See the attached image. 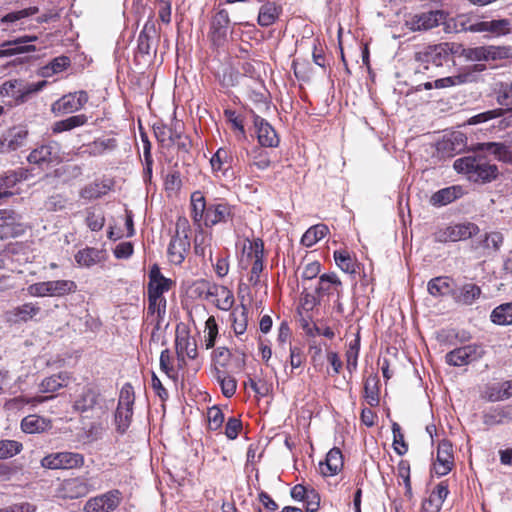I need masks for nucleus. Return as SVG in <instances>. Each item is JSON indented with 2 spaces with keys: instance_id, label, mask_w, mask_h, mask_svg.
<instances>
[{
  "instance_id": "1",
  "label": "nucleus",
  "mask_w": 512,
  "mask_h": 512,
  "mask_svg": "<svg viewBox=\"0 0 512 512\" xmlns=\"http://www.w3.org/2000/svg\"><path fill=\"white\" fill-rule=\"evenodd\" d=\"M479 144L473 154L458 158L454 161L453 167L458 173L465 174L473 182H491L498 175V168L491 164L485 155L487 150L481 149Z\"/></svg>"
},
{
  "instance_id": "2",
  "label": "nucleus",
  "mask_w": 512,
  "mask_h": 512,
  "mask_svg": "<svg viewBox=\"0 0 512 512\" xmlns=\"http://www.w3.org/2000/svg\"><path fill=\"white\" fill-rule=\"evenodd\" d=\"M456 49H460V44L442 42L423 47L415 53L414 58L417 62L424 64L426 69L429 63L439 67L451 61L452 56L456 55Z\"/></svg>"
},
{
  "instance_id": "3",
  "label": "nucleus",
  "mask_w": 512,
  "mask_h": 512,
  "mask_svg": "<svg viewBox=\"0 0 512 512\" xmlns=\"http://www.w3.org/2000/svg\"><path fill=\"white\" fill-rule=\"evenodd\" d=\"M135 395L131 384L126 383L122 386L119 394L118 406L115 412V423L117 430L125 432L130 426Z\"/></svg>"
},
{
  "instance_id": "4",
  "label": "nucleus",
  "mask_w": 512,
  "mask_h": 512,
  "mask_svg": "<svg viewBox=\"0 0 512 512\" xmlns=\"http://www.w3.org/2000/svg\"><path fill=\"white\" fill-rule=\"evenodd\" d=\"M46 83L45 80L37 83H25L18 79L8 80L0 86V96L9 97L22 103L32 93L42 90Z\"/></svg>"
},
{
  "instance_id": "5",
  "label": "nucleus",
  "mask_w": 512,
  "mask_h": 512,
  "mask_svg": "<svg viewBox=\"0 0 512 512\" xmlns=\"http://www.w3.org/2000/svg\"><path fill=\"white\" fill-rule=\"evenodd\" d=\"M84 465V456L77 452L62 451L46 455L41 466L46 469H77Z\"/></svg>"
},
{
  "instance_id": "6",
  "label": "nucleus",
  "mask_w": 512,
  "mask_h": 512,
  "mask_svg": "<svg viewBox=\"0 0 512 512\" xmlns=\"http://www.w3.org/2000/svg\"><path fill=\"white\" fill-rule=\"evenodd\" d=\"M479 233V227L472 222L450 225L436 234L439 242H457L469 239Z\"/></svg>"
},
{
  "instance_id": "7",
  "label": "nucleus",
  "mask_w": 512,
  "mask_h": 512,
  "mask_svg": "<svg viewBox=\"0 0 512 512\" xmlns=\"http://www.w3.org/2000/svg\"><path fill=\"white\" fill-rule=\"evenodd\" d=\"M87 101L88 95L85 91L68 93L52 104L51 111L55 115L71 114L80 110Z\"/></svg>"
},
{
  "instance_id": "8",
  "label": "nucleus",
  "mask_w": 512,
  "mask_h": 512,
  "mask_svg": "<svg viewBox=\"0 0 512 512\" xmlns=\"http://www.w3.org/2000/svg\"><path fill=\"white\" fill-rule=\"evenodd\" d=\"M121 492L111 490L104 494L90 498L84 505L85 512H111L114 511L121 502Z\"/></svg>"
},
{
  "instance_id": "9",
  "label": "nucleus",
  "mask_w": 512,
  "mask_h": 512,
  "mask_svg": "<svg viewBox=\"0 0 512 512\" xmlns=\"http://www.w3.org/2000/svg\"><path fill=\"white\" fill-rule=\"evenodd\" d=\"M187 222L179 221L177 223L176 234L172 237L170 244L168 246V257L169 260L174 264H181L185 259V254L190 247V242L187 234L183 231V234H180L179 229L183 227L185 229Z\"/></svg>"
},
{
  "instance_id": "10",
  "label": "nucleus",
  "mask_w": 512,
  "mask_h": 512,
  "mask_svg": "<svg viewBox=\"0 0 512 512\" xmlns=\"http://www.w3.org/2000/svg\"><path fill=\"white\" fill-rule=\"evenodd\" d=\"M484 350L479 345H466L446 354V362L452 366H464L482 357Z\"/></svg>"
},
{
  "instance_id": "11",
  "label": "nucleus",
  "mask_w": 512,
  "mask_h": 512,
  "mask_svg": "<svg viewBox=\"0 0 512 512\" xmlns=\"http://www.w3.org/2000/svg\"><path fill=\"white\" fill-rule=\"evenodd\" d=\"M27 160L31 164L58 163L61 161L60 145L56 141H50L36 147L30 152Z\"/></svg>"
},
{
  "instance_id": "12",
  "label": "nucleus",
  "mask_w": 512,
  "mask_h": 512,
  "mask_svg": "<svg viewBox=\"0 0 512 512\" xmlns=\"http://www.w3.org/2000/svg\"><path fill=\"white\" fill-rule=\"evenodd\" d=\"M22 232L19 215L13 210L0 209V239L14 238Z\"/></svg>"
},
{
  "instance_id": "13",
  "label": "nucleus",
  "mask_w": 512,
  "mask_h": 512,
  "mask_svg": "<svg viewBox=\"0 0 512 512\" xmlns=\"http://www.w3.org/2000/svg\"><path fill=\"white\" fill-rule=\"evenodd\" d=\"M315 291L320 299L324 296L341 298L342 282L335 273H325L319 277Z\"/></svg>"
},
{
  "instance_id": "14",
  "label": "nucleus",
  "mask_w": 512,
  "mask_h": 512,
  "mask_svg": "<svg viewBox=\"0 0 512 512\" xmlns=\"http://www.w3.org/2000/svg\"><path fill=\"white\" fill-rule=\"evenodd\" d=\"M41 313V307L37 303L27 302L16 306L6 312V320L12 324H18L35 320Z\"/></svg>"
},
{
  "instance_id": "15",
  "label": "nucleus",
  "mask_w": 512,
  "mask_h": 512,
  "mask_svg": "<svg viewBox=\"0 0 512 512\" xmlns=\"http://www.w3.org/2000/svg\"><path fill=\"white\" fill-rule=\"evenodd\" d=\"M37 40V36H22L12 41H4L1 44L0 58L11 57L18 54L35 52L36 47L34 45H24L28 42H34Z\"/></svg>"
},
{
  "instance_id": "16",
  "label": "nucleus",
  "mask_w": 512,
  "mask_h": 512,
  "mask_svg": "<svg viewBox=\"0 0 512 512\" xmlns=\"http://www.w3.org/2000/svg\"><path fill=\"white\" fill-rule=\"evenodd\" d=\"M444 20L445 13L441 10H434L414 15L408 24L412 30H429L437 27Z\"/></svg>"
},
{
  "instance_id": "17",
  "label": "nucleus",
  "mask_w": 512,
  "mask_h": 512,
  "mask_svg": "<svg viewBox=\"0 0 512 512\" xmlns=\"http://www.w3.org/2000/svg\"><path fill=\"white\" fill-rule=\"evenodd\" d=\"M28 136V130L23 126H17L9 129L0 140V150L2 153H9L22 147Z\"/></svg>"
},
{
  "instance_id": "18",
  "label": "nucleus",
  "mask_w": 512,
  "mask_h": 512,
  "mask_svg": "<svg viewBox=\"0 0 512 512\" xmlns=\"http://www.w3.org/2000/svg\"><path fill=\"white\" fill-rule=\"evenodd\" d=\"M453 466L452 444L447 440H442L437 448V459L434 463V471L439 476L447 475Z\"/></svg>"
},
{
  "instance_id": "19",
  "label": "nucleus",
  "mask_w": 512,
  "mask_h": 512,
  "mask_svg": "<svg viewBox=\"0 0 512 512\" xmlns=\"http://www.w3.org/2000/svg\"><path fill=\"white\" fill-rule=\"evenodd\" d=\"M253 122L260 145L263 147H277L279 138L274 128L266 120L256 114H253Z\"/></svg>"
},
{
  "instance_id": "20",
  "label": "nucleus",
  "mask_w": 512,
  "mask_h": 512,
  "mask_svg": "<svg viewBox=\"0 0 512 512\" xmlns=\"http://www.w3.org/2000/svg\"><path fill=\"white\" fill-rule=\"evenodd\" d=\"M232 217L231 206L223 201L210 204L205 213V225L214 226L218 223L227 222Z\"/></svg>"
},
{
  "instance_id": "21",
  "label": "nucleus",
  "mask_w": 512,
  "mask_h": 512,
  "mask_svg": "<svg viewBox=\"0 0 512 512\" xmlns=\"http://www.w3.org/2000/svg\"><path fill=\"white\" fill-rule=\"evenodd\" d=\"M343 467V457L340 449L334 447L326 455L324 462L319 463V471L324 477L334 476Z\"/></svg>"
},
{
  "instance_id": "22",
  "label": "nucleus",
  "mask_w": 512,
  "mask_h": 512,
  "mask_svg": "<svg viewBox=\"0 0 512 512\" xmlns=\"http://www.w3.org/2000/svg\"><path fill=\"white\" fill-rule=\"evenodd\" d=\"M251 255L253 257V263L251 268V275L249 282L252 285H256L259 282L260 273L263 270V242L260 239H255L250 242Z\"/></svg>"
},
{
  "instance_id": "23",
  "label": "nucleus",
  "mask_w": 512,
  "mask_h": 512,
  "mask_svg": "<svg viewBox=\"0 0 512 512\" xmlns=\"http://www.w3.org/2000/svg\"><path fill=\"white\" fill-rule=\"evenodd\" d=\"M216 298V307L223 311H228L233 307L234 295L231 290L225 286L212 285L207 290V298Z\"/></svg>"
},
{
  "instance_id": "24",
  "label": "nucleus",
  "mask_w": 512,
  "mask_h": 512,
  "mask_svg": "<svg viewBox=\"0 0 512 512\" xmlns=\"http://www.w3.org/2000/svg\"><path fill=\"white\" fill-rule=\"evenodd\" d=\"M229 14L226 10H220L213 18L211 30L213 42L220 45L227 36L229 26Z\"/></svg>"
},
{
  "instance_id": "25",
  "label": "nucleus",
  "mask_w": 512,
  "mask_h": 512,
  "mask_svg": "<svg viewBox=\"0 0 512 512\" xmlns=\"http://www.w3.org/2000/svg\"><path fill=\"white\" fill-rule=\"evenodd\" d=\"M462 193L461 186L446 187L435 192L430 198V203L436 207L445 206L460 198Z\"/></svg>"
},
{
  "instance_id": "26",
  "label": "nucleus",
  "mask_w": 512,
  "mask_h": 512,
  "mask_svg": "<svg viewBox=\"0 0 512 512\" xmlns=\"http://www.w3.org/2000/svg\"><path fill=\"white\" fill-rule=\"evenodd\" d=\"M63 491L66 497L75 499L85 496L90 491V486L83 478H71L64 481Z\"/></svg>"
},
{
  "instance_id": "27",
  "label": "nucleus",
  "mask_w": 512,
  "mask_h": 512,
  "mask_svg": "<svg viewBox=\"0 0 512 512\" xmlns=\"http://www.w3.org/2000/svg\"><path fill=\"white\" fill-rule=\"evenodd\" d=\"M480 295L481 289L474 283H466L453 292L454 299L464 305L473 304Z\"/></svg>"
},
{
  "instance_id": "28",
  "label": "nucleus",
  "mask_w": 512,
  "mask_h": 512,
  "mask_svg": "<svg viewBox=\"0 0 512 512\" xmlns=\"http://www.w3.org/2000/svg\"><path fill=\"white\" fill-rule=\"evenodd\" d=\"M49 427L50 421L37 415H28L21 421L22 431L29 434L43 432Z\"/></svg>"
},
{
  "instance_id": "29",
  "label": "nucleus",
  "mask_w": 512,
  "mask_h": 512,
  "mask_svg": "<svg viewBox=\"0 0 512 512\" xmlns=\"http://www.w3.org/2000/svg\"><path fill=\"white\" fill-rule=\"evenodd\" d=\"M87 121L88 118L84 114L74 115L66 119L56 121L52 125L51 130L54 134L70 131L72 129L85 125Z\"/></svg>"
},
{
  "instance_id": "30",
  "label": "nucleus",
  "mask_w": 512,
  "mask_h": 512,
  "mask_svg": "<svg viewBox=\"0 0 512 512\" xmlns=\"http://www.w3.org/2000/svg\"><path fill=\"white\" fill-rule=\"evenodd\" d=\"M448 494V485L445 482H440L431 492L427 501L429 507L426 509L433 512H438L441 509Z\"/></svg>"
},
{
  "instance_id": "31",
  "label": "nucleus",
  "mask_w": 512,
  "mask_h": 512,
  "mask_svg": "<svg viewBox=\"0 0 512 512\" xmlns=\"http://www.w3.org/2000/svg\"><path fill=\"white\" fill-rule=\"evenodd\" d=\"M47 285L50 297H62L75 292L77 289L76 283L71 280L47 281Z\"/></svg>"
},
{
  "instance_id": "32",
  "label": "nucleus",
  "mask_w": 512,
  "mask_h": 512,
  "mask_svg": "<svg viewBox=\"0 0 512 512\" xmlns=\"http://www.w3.org/2000/svg\"><path fill=\"white\" fill-rule=\"evenodd\" d=\"M75 260L80 266L91 267L102 260V251L97 248L86 247L77 252Z\"/></svg>"
},
{
  "instance_id": "33",
  "label": "nucleus",
  "mask_w": 512,
  "mask_h": 512,
  "mask_svg": "<svg viewBox=\"0 0 512 512\" xmlns=\"http://www.w3.org/2000/svg\"><path fill=\"white\" fill-rule=\"evenodd\" d=\"M482 150H487L495 159L512 164V151L504 143L487 142L482 143Z\"/></svg>"
},
{
  "instance_id": "34",
  "label": "nucleus",
  "mask_w": 512,
  "mask_h": 512,
  "mask_svg": "<svg viewBox=\"0 0 512 512\" xmlns=\"http://www.w3.org/2000/svg\"><path fill=\"white\" fill-rule=\"evenodd\" d=\"M98 401V393L86 388L74 402V409L79 412H86L94 408Z\"/></svg>"
},
{
  "instance_id": "35",
  "label": "nucleus",
  "mask_w": 512,
  "mask_h": 512,
  "mask_svg": "<svg viewBox=\"0 0 512 512\" xmlns=\"http://www.w3.org/2000/svg\"><path fill=\"white\" fill-rule=\"evenodd\" d=\"M428 292L434 297H441L448 294L453 295L451 281L448 277H436L431 279L427 285Z\"/></svg>"
},
{
  "instance_id": "36",
  "label": "nucleus",
  "mask_w": 512,
  "mask_h": 512,
  "mask_svg": "<svg viewBox=\"0 0 512 512\" xmlns=\"http://www.w3.org/2000/svg\"><path fill=\"white\" fill-rule=\"evenodd\" d=\"M232 327L236 335H243L247 329L248 310L245 305L237 306L230 314Z\"/></svg>"
},
{
  "instance_id": "37",
  "label": "nucleus",
  "mask_w": 512,
  "mask_h": 512,
  "mask_svg": "<svg viewBox=\"0 0 512 512\" xmlns=\"http://www.w3.org/2000/svg\"><path fill=\"white\" fill-rule=\"evenodd\" d=\"M490 318L497 325H512V302L495 307Z\"/></svg>"
},
{
  "instance_id": "38",
  "label": "nucleus",
  "mask_w": 512,
  "mask_h": 512,
  "mask_svg": "<svg viewBox=\"0 0 512 512\" xmlns=\"http://www.w3.org/2000/svg\"><path fill=\"white\" fill-rule=\"evenodd\" d=\"M329 229L324 224H317L310 227L302 236L301 243L306 247H312L319 240L324 238Z\"/></svg>"
},
{
  "instance_id": "39",
  "label": "nucleus",
  "mask_w": 512,
  "mask_h": 512,
  "mask_svg": "<svg viewBox=\"0 0 512 512\" xmlns=\"http://www.w3.org/2000/svg\"><path fill=\"white\" fill-rule=\"evenodd\" d=\"M205 197L200 191H195L191 195V216L194 222L205 220V213L207 210Z\"/></svg>"
},
{
  "instance_id": "40",
  "label": "nucleus",
  "mask_w": 512,
  "mask_h": 512,
  "mask_svg": "<svg viewBox=\"0 0 512 512\" xmlns=\"http://www.w3.org/2000/svg\"><path fill=\"white\" fill-rule=\"evenodd\" d=\"M503 242V234L498 231H493L484 235L483 239H481L479 242V246L486 250L488 253H495L500 250Z\"/></svg>"
},
{
  "instance_id": "41",
  "label": "nucleus",
  "mask_w": 512,
  "mask_h": 512,
  "mask_svg": "<svg viewBox=\"0 0 512 512\" xmlns=\"http://www.w3.org/2000/svg\"><path fill=\"white\" fill-rule=\"evenodd\" d=\"M279 16L278 8L274 3H266L261 6L258 14V24L263 27L272 25Z\"/></svg>"
},
{
  "instance_id": "42",
  "label": "nucleus",
  "mask_w": 512,
  "mask_h": 512,
  "mask_svg": "<svg viewBox=\"0 0 512 512\" xmlns=\"http://www.w3.org/2000/svg\"><path fill=\"white\" fill-rule=\"evenodd\" d=\"M216 380L221 387L222 393L225 397H232L237 388V382L234 377L228 375L225 371H216Z\"/></svg>"
},
{
  "instance_id": "43",
  "label": "nucleus",
  "mask_w": 512,
  "mask_h": 512,
  "mask_svg": "<svg viewBox=\"0 0 512 512\" xmlns=\"http://www.w3.org/2000/svg\"><path fill=\"white\" fill-rule=\"evenodd\" d=\"M487 32L490 33L493 37H501L508 35L512 29L511 20L503 18V19H493L487 21Z\"/></svg>"
},
{
  "instance_id": "44",
  "label": "nucleus",
  "mask_w": 512,
  "mask_h": 512,
  "mask_svg": "<svg viewBox=\"0 0 512 512\" xmlns=\"http://www.w3.org/2000/svg\"><path fill=\"white\" fill-rule=\"evenodd\" d=\"M67 380L68 377L66 374H58L47 377L41 382L39 390L41 393H53L65 386Z\"/></svg>"
},
{
  "instance_id": "45",
  "label": "nucleus",
  "mask_w": 512,
  "mask_h": 512,
  "mask_svg": "<svg viewBox=\"0 0 512 512\" xmlns=\"http://www.w3.org/2000/svg\"><path fill=\"white\" fill-rule=\"evenodd\" d=\"M148 301V313L156 315L157 325H160L166 313V299L148 295Z\"/></svg>"
},
{
  "instance_id": "46",
  "label": "nucleus",
  "mask_w": 512,
  "mask_h": 512,
  "mask_svg": "<svg viewBox=\"0 0 512 512\" xmlns=\"http://www.w3.org/2000/svg\"><path fill=\"white\" fill-rule=\"evenodd\" d=\"M70 65V59L66 56H59L54 58L49 64L42 67L41 75L43 77H51L54 74L60 73Z\"/></svg>"
},
{
  "instance_id": "47",
  "label": "nucleus",
  "mask_w": 512,
  "mask_h": 512,
  "mask_svg": "<svg viewBox=\"0 0 512 512\" xmlns=\"http://www.w3.org/2000/svg\"><path fill=\"white\" fill-rule=\"evenodd\" d=\"M334 260L342 271L350 274L356 272V262L347 251H335Z\"/></svg>"
},
{
  "instance_id": "48",
  "label": "nucleus",
  "mask_w": 512,
  "mask_h": 512,
  "mask_svg": "<svg viewBox=\"0 0 512 512\" xmlns=\"http://www.w3.org/2000/svg\"><path fill=\"white\" fill-rule=\"evenodd\" d=\"M218 336V325L214 316H210L205 322L204 345L206 349H211L215 345Z\"/></svg>"
},
{
  "instance_id": "49",
  "label": "nucleus",
  "mask_w": 512,
  "mask_h": 512,
  "mask_svg": "<svg viewBox=\"0 0 512 512\" xmlns=\"http://www.w3.org/2000/svg\"><path fill=\"white\" fill-rule=\"evenodd\" d=\"M456 55L464 57L467 61H486V46L456 49Z\"/></svg>"
},
{
  "instance_id": "50",
  "label": "nucleus",
  "mask_w": 512,
  "mask_h": 512,
  "mask_svg": "<svg viewBox=\"0 0 512 512\" xmlns=\"http://www.w3.org/2000/svg\"><path fill=\"white\" fill-rule=\"evenodd\" d=\"M505 419H511L510 412L504 408H497L486 412L483 415V423L487 426H494L504 423Z\"/></svg>"
},
{
  "instance_id": "51",
  "label": "nucleus",
  "mask_w": 512,
  "mask_h": 512,
  "mask_svg": "<svg viewBox=\"0 0 512 512\" xmlns=\"http://www.w3.org/2000/svg\"><path fill=\"white\" fill-rule=\"evenodd\" d=\"M86 224L92 231H100L105 224V217L100 209L88 208L86 211Z\"/></svg>"
},
{
  "instance_id": "52",
  "label": "nucleus",
  "mask_w": 512,
  "mask_h": 512,
  "mask_svg": "<svg viewBox=\"0 0 512 512\" xmlns=\"http://www.w3.org/2000/svg\"><path fill=\"white\" fill-rule=\"evenodd\" d=\"M117 146L114 138H99L88 145L89 152L93 155H100L111 151Z\"/></svg>"
},
{
  "instance_id": "53",
  "label": "nucleus",
  "mask_w": 512,
  "mask_h": 512,
  "mask_svg": "<svg viewBox=\"0 0 512 512\" xmlns=\"http://www.w3.org/2000/svg\"><path fill=\"white\" fill-rule=\"evenodd\" d=\"M231 160V153L226 148H219L210 160L213 171H224L227 168L225 164Z\"/></svg>"
},
{
  "instance_id": "54",
  "label": "nucleus",
  "mask_w": 512,
  "mask_h": 512,
  "mask_svg": "<svg viewBox=\"0 0 512 512\" xmlns=\"http://www.w3.org/2000/svg\"><path fill=\"white\" fill-rule=\"evenodd\" d=\"M512 49L508 46H486V61H497L510 58Z\"/></svg>"
},
{
  "instance_id": "55",
  "label": "nucleus",
  "mask_w": 512,
  "mask_h": 512,
  "mask_svg": "<svg viewBox=\"0 0 512 512\" xmlns=\"http://www.w3.org/2000/svg\"><path fill=\"white\" fill-rule=\"evenodd\" d=\"M512 397V381H504L498 387H492L489 399L491 401H500Z\"/></svg>"
},
{
  "instance_id": "56",
  "label": "nucleus",
  "mask_w": 512,
  "mask_h": 512,
  "mask_svg": "<svg viewBox=\"0 0 512 512\" xmlns=\"http://www.w3.org/2000/svg\"><path fill=\"white\" fill-rule=\"evenodd\" d=\"M171 280L165 277H159L157 280L149 281L148 295L155 297H164L163 293L170 289Z\"/></svg>"
},
{
  "instance_id": "57",
  "label": "nucleus",
  "mask_w": 512,
  "mask_h": 512,
  "mask_svg": "<svg viewBox=\"0 0 512 512\" xmlns=\"http://www.w3.org/2000/svg\"><path fill=\"white\" fill-rule=\"evenodd\" d=\"M22 444L15 440H0V459L13 457L20 453Z\"/></svg>"
},
{
  "instance_id": "58",
  "label": "nucleus",
  "mask_w": 512,
  "mask_h": 512,
  "mask_svg": "<svg viewBox=\"0 0 512 512\" xmlns=\"http://www.w3.org/2000/svg\"><path fill=\"white\" fill-rule=\"evenodd\" d=\"M364 397L370 406L379 404L377 381L375 378H368L364 384Z\"/></svg>"
},
{
  "instance_id": "59",
  "label": "nucleus",
  "mask_w": 512,
  "mask_h": 512,
  "mask_svg": "<svg viewBox=\"0 0 512 512\" xmlns=\"http://www.w3.org/2000/svg\"><path fill=\"white\" fill-rule=\"evenodd\" d=\"M176 347L178 355L187 356L190 359H194L197 356L196 343L188 338L177 340Z\"/></svg>"
},
{
  "instance_id": "60",
  "label": "nucleus",
  "mask_w": 512,
  "mask_h": 512,
  "mask_svg": "<svg viewBox=\"0 0 512 512\" xmlns=\"http://www.w3.org/2000/svg\"><path fill=\"white\" fill-rule=\"evenodd\" d=\"M393 447L398 455H404L408 451V446L404 441V435L398 423L392 424Z\"/></svg>"
},
{
  "instance_id": "61",
  "label": "nucleus",
  "mask_w": 512,
  "mask_h": 512,
  "mask_svg": "<svg viewBox=\"0 0 512 512\" xmlns=\"http://www.w3.org/2000/svg\"><path fill=\"white\" fill-rule=\"evenodd\" d=\"M497 101L502 106H512V81L500 84Z\"/></svg>"
},
{
  "instance_id": "62",
  "label": "nucleus",
  "mask_w": 512,
  "mask_h": 512,
  "mask_svg": "<svg viewBox=\"0 0 512 512\" xmlns=\"http://www.w3.org/2000/svg\"><path fill=\"white\" fill-rule=\"evenodd\" d=\"M208 426L210 430H218L224 421V414L218 407H211L207 411Z\"/></svg>"
},
{
  "instance_id": "63",
  "label": "nucleus",
  "mask_w": 512,
  "mask_h": 512,
  "mask_svg": "<svg viewBox=\"0 0 512 512\" xmlns=\"http://www.w3.org/2000/svg\"><path fill=\"white\" fill-rule=\"evenodd\" d=\"M467 75H457L440 78L434 81V88L442 89L462 84L466 81Z\"/></svg>"
},
{
  "instance_id": "64",
  "label": "nucleus",
  "mask_w": 512,
  "mask_h": 512,
  "mask_svg": "<svg viewBox=\"0 0 512 512\" xmlns=\"http://www.w3.org/2000/svg\"><path fill=\"white\" fill-rule=\"evenodd\" d=\"M66 203L67 200L63 196L57 194L49 197L45 201L44 206L46 210L56 212L63 210L66 207Z\"/></svg>"
}]
</instances>
